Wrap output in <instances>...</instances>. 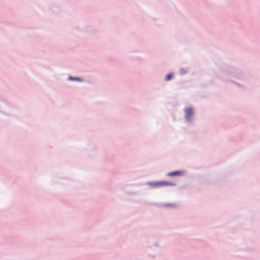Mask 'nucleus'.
Returning <instances> with one entry per match:
<instances>
[{"label": "nucleus", "instance_id": "obj_1", "mask_svg": "<svg viewBox=\"0 0 260 260\" xmlns=\"http://www.w3.org/2000/svg\"><path fill=\"white\" fill-rule=\"evenodd\" d=\"M148 185L153 187H158L161 186H173L175 185V184L167 181H159V182H148Z\"/></svg>", "mask_w": 260, "mask_h": 260}, {"label": "nucleus", "instance_id": "obj_2", "mask_svg": "<svg viewBox=\"0 0 260 260\" xmlns=\"http://www.w3.org/2000/svg\"><path fill=\"white\" fill-rule=\"evenodd\" d=\"M185 115V117L187 120H190L193 115V109L190 107H187L184 110Z\"/></svg>", "mask_w": 260, "mask_h": 260}, {"label": "nucleus", "instance_id": "obj_3", "mask_svg": "<svg viewBox=\"0 0 260 260\" xmlns=\"http://www.w3.org/2000/svg\"><path fill=\"white\" fill-rule=\"evenodd\" d=\"M183 174V172L181 171H176L174 172H169L167 174L168 176H180Z\"/></svg>", "mask_w": 260, "mask_h": 260}, {"label": "nucleus", "instance_id": "obj_4", "mask_svg": "<svg viewBox=\"0 0 260 260\" xmlns=\"http://www.w3.org/2000/svg\"><path fill=\"white\" fill-rule=\"evenodd\" d=\"M172 78V74H168L166 75V80L169 81Z\"/></svg>", "mask_w": 260, "mask_h": 260}]
</instances>
